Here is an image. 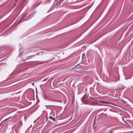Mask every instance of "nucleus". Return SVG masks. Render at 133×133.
<instances>
[{"instance_id":"nucleus-1","label":"nucleus","mask_w":133,"mask_h":133,"mask_svg":"<svg viewBox=\"0 0 133 133\" xmlns=\"http://www.w3.org/2000/svg\"><path fill=\"white\" fill-rule=\"evenodd\" d=\"M88 100H89V98L87 94H85L81 99L82 101L85 104L87 103V101Z\"/></svg>"},{"instance_id":"nucleus-2","label":"nucleus","mask_w":133,"mask_h":133,"mask_svg":"<svg viewBox=\"0 0 133 133\" xmlns=\"http://www.w3.org/2000/svg\"><path fill=\"white\" fill-rule=\"evenodd\" d=\"M14 118V116H12L6 119L5 120H4L3 121V122H4L6 121L9 120H11L12 119H13Z\"/></svg>"},{"instance_id":"nucleus-3","label":"nucleus","mask_w":133,"mask_h":133,"mask_svg":"<svg viewBox=\"0 0 133 133\" xmlns=\"http://www.w3.org/2000/svg\"><path fill=\"white\" fill-rule=\"evenodd\" d=\"M32 14L30 15H29L28 17L26 19H25V20L26 21H27L29 20L30 18H31L32 17Z\"/></svg>"},{"instance_id":"nucleus-4","label":"nucleus","mask_w":133,"mask_h":133,"mask_svg":"<svg viewBox=\"0 0 133 133\" xmlns=\"http://www.w3.org/2000/svg\"><path fill=\"white\" fill-rule=\"evenodd\" d=\"M49 118L51 120L52 119L54 122L55 121H56L55 119V118H53L52 116H50Z\"/></svg>"},{"instance_id":"nucleus-5","label":"nucleus","mask_w":133,"mask_h":133,"mask_svg":"<svg viewBox=\"0 0 133 133\" xmlns=\"http://www.w3.org/2000/svg\"><path fill=\"white\" fill-rule=\"evenodd\" d=\"M103 102V103H108V102Z\"/></svg>"},{"instance_id":"nucleus-6","label":"nucleus","mask_w":133,"mask_h":133,"mask_svg":"<svg viewBox=\"0 0 133 133\" xmlns=\"http://www.w3.org/2000/svg\"><path fill=\"white\" fill-rule=\"evenodd\" d=\"M26 59H29V57H27L26 58Z\"/></svg>"},{"instance_id":"nucleus-7","label":"nucleus","mask_w":133,"mask_h":133,"mask_svg":"<svg viewBox=\"0 0 133 133\" xmlns=\"http://www.w3.org/2000/svg\"><path fill=\"white\" fill-rule=\"evenodd\" d=\"M46 79H44V80H43V81H46Z\"/></svg>"},{"instance_id":"nucleus-8","label":"nucleus","mask_w":133,"mask_h":133,"mask_svg":"<svg viewBox=\"0 0 133 133\" xmlns=\"http://www.w3.org/2000/svg\"><path fill=\"white\" fill-rule=\"evenodd\" d=\"M19 57H21V56L19 54Z\"/></svg>"},{"instance_id":"nucleus-9","label":"nucleus","mask_w":133,"mask_h":133,"mask_svg":"<svg viewBox=\"0 0 133 133\" xmlns=\"http://www.w3.org/2000/svg\"><path fill=\"white\" fill-rule=\"evenodd\" d=\"M90 99H91V97H90Z\"/></svg>"},{"instance_id":"nucleus-10","label":"nucleus","mask_w":133,"mask_h":133,"mask_svg":"<svg viewBox=\"0 0 133 133\" xmlns=\"http://www.w3.org/2000/svg\"><path fill=\"white\" fill-rule=\"evenodd\" d=\"M23 61H24L25 60H22Z\"/></svg>"},{"instance_id":"nucleus-11","label":"nucleus","mask_w":133,"mask_h":133,"mask_svg":"<svg viewBox=\"0 0 133 133\" xmlns=\"http://www.w3.org/2000/svg\"><path fill=\"white\" fill-rule=\"evenodd\" d=\"M1 124H0V125H1Z\"/></svg>"},{"instance_id":"nucleus-12","label":"nucleus","mask_w":133,"mask_h":133,"mask_svg":"<svg viewBox=\"0 0 133 133\" xmlns=\"http://www.w3.org/2000/svg\"><path fill=\"white\" fill-rule=\"evenodd\" d=\"M15 1H17V0H15Z\"/></svg>"}]
</instances>
